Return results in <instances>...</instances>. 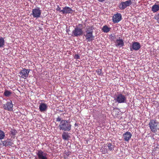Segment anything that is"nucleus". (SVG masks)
Segmentation results:
<instances>
[{"instance_id": "nucleus-1", "label": "nucleus", "mask_w": 159, "mask_h": 159, "mask_svg": "<svg viewBox=\"0 0 159 159\" xmlns=\"http://www.w3.org/2000/svg\"><path fill=\"white\" fill-rule=\"evenodd\" d=\"M93 29L92 27H89L88 28H86L83 34L85 37L86 40L87 42H90L94 40V36L93 35Z\"/></svg>"}, {"instance_id": "nucleus-2", "label": "nucleus", "mask_w": 159, "mask_h": 159, "mask_svg": "<svg viewBox=\"0 0 159 159\" xmlns=\"http://www.w3.org/2000/svg\"><path fill=\"white\" fill-rule=\"evenodd\" d=\"M60 130L64 131H69L71 129V125L67 120H62L59 125Z\"/></svg>"}, {"instance_id": "nucleus-3", "label": "nucleus", "mask_w": 159, "mask_h": 159, "mask_svg": "<svg viewBox=\"0 0 159 159\" xmlns=\"http://www.w3.org/2000/svg\"><path fill=\"white\" fill-rule=\"evenodd\" d=\"M148 125L152 132L155 133L158 129L159 122L156 120H151Z\"/></svg>"}, {"instance_id": "nucleus-4", "label": "nucleus", "mask_w": 159, "mask_h": 159, "mask_svg": "<svg viewBox=\"0 0 159 159\" xmlns=\"http://www.w3.org/2000/svg\"><path fill=\"white\" fill-rule=\"evenodd\" d=\"M114 145L108 143L104 144L101 148V152L103 154L108 153L109 151H112L114 149Z\"/></svg>"}, {"instance_id": "nucleus-5", "label": "nucleus", "mask_w": 159, "mask_h": 159, "mask_svg": "<svg viewBox=\"0 0 159 159\" xmlns=\"http://www.w3.org/2000/svg\"><path fill=\"white\" fill-rule=\"evenodd\" d=\"M82 25L79 24L78 26H76L74 30L72 31V36L74 37H78V36H81L83 34L82 30Z\"/></svg>"}, {"instance_id": "nucleus-6", "label": "nucleus", "mask_w": 159, "mask_h": 159, "mask_svg": "<svg viewBox=\"0 0 159 159\" xmlns=\"http://www.w3.org/2000/svg\"><path fill=\"white\" fill-rule=\"evenodd\" d=\"M114 98L115 101L118 103H124L126 102V97L125 95L121 93L115 95Z\"/></svg>"}, {"instance_id": "nucleus-7", "label": "nucleus", "mask_w": 159, "mask_h": 159, "mask_svg": "<svg viewBox=\"0 0 159 159\" xmlns=\"http://www.w3.org/2000/svg\"><path fill=\"white\" fill-rule=\"evenodd\" d=\"M36 154L37 156V159H48L47 153L41 150L38 151Z\"/></svg>"}, {"instance_id": "nucleus-8", "label": "nucleus", "mask_w": 159, "mask_h": 159, "mask_svg": "<svg viewBox=\"0 0 159 159\" xmlns=\"http://www.w3.org/2000/svg\"><path fill=\"white\" fill-rule=\"evenodd\" d=\"M30 70L23 68L19 73V76L24 79H26L28 77Z\"/></svg>"}, {"instance_id": "nucleus-9", "label": "nucleus", "mask_w": 159, "mask_h": 159, "mask_svg": "<svg viewBox=\"0 0 159 159\" xmlns=\"http://www.w3.org/2000/svg\"><path fill=\"white\" fill-rule=\"evenodd\" d=\"M41 11L39 7H37L32 10V15L33 17L38 18L40 17Z\"/></svg>"}, {"instance_id": "nucleus-10", "label": "nucleus", "mask_w": 159, "mask_h": 159, "mask_svg": "<svg viewBox=\"0 0 159 159\" xmlns=\"http://www.w3.org/2000/svg\"><path fill=\"white\" fill-rule=\"evenodd\" d=\"M122 19L121 15L120 13H117L114 15L112 17V21L115 23H118Z\"/></svg>"}, {"instance_id": "nucleus-11", "label": "nucleus", "mask_w": 159, "mask_h": 159, "mask_svg": "<svg viewBox=\"0 0 159 159\" xmlns=\"http://www.w3.org/2000/svg\"><path fill=\"white\" fill-rule=\"evenodd\" d=\"M132 3L131 0L121 2L119 6V8L121 10L124 9L126 7L129 6Z\"/></svg>"}, {"instance_id": "nucleus-12", "label": "nucleus", "mask_w": 159, "mask_h": 159, "mask_svg": "<svg viewBox=\"0 0 159 159\" xmlns=\"http://www.w3.org/2000/svg\"><path fill=\"white\" fill-rule=\"evenodd\" d=\"M13 104L12 103V102L11 101L7 102L6 104H3V106L4 109L8 111H12L13 110Z\"/></svg>"}, {"instance_id": "nucleus-13", "label": "nucleus", "mask_w": 159, "mask_h": 159, "mask_svg": "<svg viewBox=\"0 0 159 159\" xmlns=\"http://www.w3.org/2000/svg\"><path fill=\"white\" fill-rule=\"evenodd\" d=\"M141 47L139 43L138 42H134L132 43V47L130 48L131 51L133 50L137 51L139 50Z\"/></svg>"}, {"instance_id": "nucleus-14", "label": "nucleus", "mask_w": 159, "mask_h": 159, "mask_svg": "<svg viewBox=\"0 0 159 159\" xmlns=\"http://www.w3.org/2000/svg\"><path fill=\"white\" fill-rule=\"evenodd\" d=\"M61 11L63 14L72 13L73 12V10L67 6L63 7Z\"/></svg>"}, {"instance_id": "nucleus-15", "label": "nucleus", "mask_w": 159, "mask_h": 159, "mask_svg": "<svg viewBox=\"0 0 159 159\" xmlns=\"http://www.w3.org/2000/svg\"><path fill=\"white\" fill-rule=\"evenodd\" d=\"M39 109L40 111L44 112L47 111L48 109V106L45 103H41L39 104Z\"/></svg>"}, {"instance_id": "nucleus-16", "label": "nucleus", "mask_w": 159, "mask_h": 159, "mask_svg": "<svg viewBox=\"0 0 159 159\" xmlns=\"http://www.w3.org/2000/svg\"><path fill=\"white\" fill-rule=\"evenodd\" d=\"M123 136L124 140L125 141L128 142L131 139L132 136V134L130 132H127L123 134Z\"/></svg>"}, {"instance_id": "nucleus-17", "label": "nucleus", "mask_w": 159, "mask_h": 159, "mask_svg": "<svg viewBox=\"0 0 159 159\" xmlns=\"http://www.w3.org/2000/svg\"><path fill=\"white\" fill-rule=\"evenodd\" d=\"M115 43L116 47H119L123 46L124 45L123 40L120 39V38H119V39L116 40Z\"/></svg>"}, {"instance_id": "nucleus-18", "label": "nucleus", "mask_w": 159, "mask_h": 159, "mask_svg": "<svg viewBox=\"0 0 159 159\" xmlns=\"http://www.w3.org/2000/svg\"><path fill=\"white\" fill-rule=\"evenodd\" d=\"M62 138L64 140H68L70 138V136L68 133L64 132L62 134Z\"/></svg>"}, {"instance_id": "nucleus-19", "label": "nucleus", "mask_w": 159, "mask_h": 159, "mask_svg": "<svg viewBox=\"0 0 159 159\" xmlns=\"http://www.w3.org/2000/svg\"><path fill=\"white\" fill-rule=\"evenodd\" d=\"M152 11L153 13H155L159 11V5L155 4L152 7Z\"/></svg>"}, {"instance_id": "nucleus-20", "label": "nucleus", "mask_w": 159, "mask_h": 159, "mask_svg": "<svg viewBox=\"0 0 159 159\" xmlns=\"http://www.w3.org/2000/svg\"><path fill=\"white\" fill-rule=\"evenodd\" d=\"M2 144L3 146H7L8 145L12 146L13 143L11 141L9 140L8 141H4L2 142Z\"/></svg>"}, {"instance_id": "nucleus-21", "label": "nucleus", "mask_w": 159, "mask_h": 159, "mask_svg": "<svg viewBox=\"0 0 159 159\" xmlns=\"http://www.w3.org/2000/svg\"><path fill=\"white\" fill-rule=\"evenodd\" d=\"M111 29V28L108 27L107 25H105L102 27V30L104 32L107 33L110 31Z\"/></svg>"}, {"instance_id": "nucleus-22", "label": "nucleus", "mask_w": 159, "mask_h": 159, "mask_svg": "<svg viewBox=\"0 0 159 159\" xmlns=\"http://www.w3.org/2000/svg\"><path fill=\"white\" fill-rule=\"evenodd\" d=\"M5 41L3 38L1 37L0 38V48L4 47L5 46Z\"/></svg>"}, {"instance_id": "nucleus-23", "label": "nucleus", "mask_w": 159, "mask_h": 159, "mask_svg": "<svg viewBox=\"0 0 159 159\" xmlns=\"http://www.w3.org/2000/svg\"><path fill=\"white\" fill-rule=\"evenodd\" d=\"M11 92L10 91L5 90L4 93V95L6 97H9L11 95Z\"/></svg>"}, {"instance_id": "nucleus-24", "label": "nucleus", "mask_w": 159, "mask_h": 159, "mask_svg": "<svg viewBox=\"0 0 159 159\" xmlns=\"http://www.w3.org/2000/svg\"><path fill=\"white\" fill-rule=\"evenodd\" d=\"M5 134L3 131L0 130V139L2 140L4 138Z\"/></svg>"}, {"instance_id": "nucleus-25", "label": "nucleus", "mask_w": 159, "mask_h": 159, "mask_svg": "<svg viewBox=\"0 0 159 159\" xmlns=\"http://www.w3.org/2000/svg\"><path fill=\"white\" fill-rule=\"evenodd\" d=\"M11 134L13 136H15L17 133V131L15 129H11Z\"/></svg>"}, {"instance_id": "nucleus-26", "label": "nucleus", "mask_w": 159, "mask_h": 159, "mask_svg": "<svg viewBox=\"0 0 159 159\" xmlns=\"http://www.w3.org/2000/svg\"><path fill=\"white\" fill-rule=\"evenodd\" d=\"M155 18L158 22H159V13L155 16Z\"/></svg>"}, {"instance_id": "nucleus-27", "label": "nucleus", "mask_w": 159, "mask_h": 159, "mask_svg": "<svg viewBox=\"0 0 159 159\" xmlns=\"http://www.w3.org/2000/svg\"><path fill=\"white\" fill-rule=\"evenodd\" d=\"M96 72L98 75H101L102 74V70L101 69H98L96 70Z\"/></svg>"}, {"instance_id": "nucleus-28", "label": "nucleus", "mask_w": 159, "mask_h": 159, "mask_svg": "<svg viewBox=\"0 0 159 159\" xmlns=\"http://www.w3.org/2000/svg\"><path fill=\"white\" fill-rule=\"evenodd\" d=\"M74 58L76 59H79L80 58V56L78 54H76L74 56Z\"/></svg>"}, {"instance_id": "nucleus-29", "label": "nucleus", "mask_w": 159, "mask_h": 159, "mask_svg": "<svg viewBox=\"0 0 159 159\" xmlns=\"http://www.w3.org/2000/svg\"><path fill=\"white\" fill-rule=\"evenodd\" d=\"M61 119L59 116H58L56 119V121L57 122H61Z\"/></svg>"}, {"instance_id": "nucleus-30", "label": "nucleus", "mask_w": 159, "mask_h": 159, "mask_svg": "<svg viewBox=\"0 0 159 159\" xmlns=\"http://www.w3.org/2000/svg\"><path fill=\"white\" fill-rule=\"evenodd\" d=\"M56 10L60 12H62V11H61L62 10L61 9V8L58 6H57V7Z\"/></svg>"}, {"instance_id": "nucleus-31", "label": "nucleus", "mask_w": 159, "mask_h": 159, "mask_svg": "<svg viewBox=\"0 0 159 159\" xmlns=\"http://www.w3.org/2000/svg\"><path fill=\"white\" fill-rule=\"evenodd\" d=\"M98 1L100 2H103L105 0H97Z\"/></svg>"}]
</instances>
